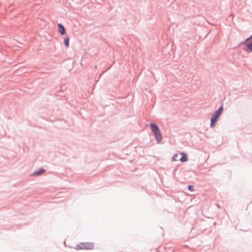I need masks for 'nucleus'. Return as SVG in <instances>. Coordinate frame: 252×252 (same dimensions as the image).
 <instances>
[{
	"instance_id": "nucleus-3",
	"label": "nucleus",
	"mask_w": 252,
	"mask_h": 252,
	"mask_svg": "<svg viewBox=\"0 0 252 252\" xmlns=\"http://www.w3.org/2000/svg\"><path fill=\"white\" fill-rule=\"evenodd\" d=\"M94 247V245L92 243H81L76 245L75 249L76 250H92Z\"/></svg>"
},
{
	"instance_id": "nucleus-4",
	"label": "nucleus",
	"mask_w": 252,
	"mask_h": 252,
	"mask_svg": "<svg viewBox=\"0 0 252 252\" xmlns=\"http://www.w3.org/2000/svg\"><path fill=\"white\" fill-rule=\"evenodd\" d=\"M244 44H246L245 51L252 52V35L245 40Z\"/></svg>"
},
{
	"instance_id": "nucleus-9",
	"label": "nucleus",
	"mask_w": 252,
	"mask_h": 252,
	"mask_svg": "<svg viewBox=\"0 0 252 252\" xmlns=\"http://www.w3.org/2000/svg\"><path fill=\"white\" fill-rule=\"evenodd\" d=\"M178 154L174 155L172 158V160L173 161H177L178 160Z\"/></svg>"
},
{
	"instance_id": "nucleus-8",
	"label": "nucleus",
	"mask_w": 252,
	"mask_h": 252,
	"mask_svg": "<svg viewBox=\"0 0 252 252\" xmlns=\"http://www.w3.org/2000/svg\"><path fill=\"white\" fill-rule=\"evenodd\" d=\"M44 172V170L43 169H41L38 172H34L33 173V175H35V176H37V175H39L40 174H41V173H42L43 172Z\"/></svg>"
},
{
	"instance_id": "nucleus-1",
	"label": "nucleus",
	"mask_w": 252,
	"mask_h": 252,
	"mask_svg": "<svg viewBox=\"0 0 252 252\" xmlns=\"http://www.w3.org/2000/svg\"><path fill=\"white\" fill-rule=\"evenodd\" d=\"M150 126L151 127L152 131L155 135L158 142L161 141L162 137L158 128V126L154 123H151Z\"/></svg>"
},
{
	"instance_id": "nucleus-10",
	"label": "nucleus",
	"mask_w": 252,
	"mask_h": 252,
	"mask_svg": "<svg viewBox=\"0 0 252 252\" xmlns=\"http://www.w3.org/2000/svg\"><path fill=\"white\" fill-rule=\"evenodd\" d=\"M188 189L190 191H193V186H189Z\"/></svg>"
},
{
	"instance_id": "nucleus-6",
	"label": "nucleus",
	"mask_w": 252,
	"mask_h": 252,
	"mask_svg": "<svg viewBox=\"0 0 252 252\" xmlns=\"http://www.w3.org/2000/svg\"><path fill=\"white\" fill-rule=\"evenodd\" d=\"M181 155L182 157L179 159L180 161H181L182 162H183L187 161L188 160V156L186 154H185L184 153H181Z\"/></svg>"
},
{
	"instance_id": "nucleus-7",
	"label": "nucleus",
	"mask_w": 252,
	"mask_h": 252,
	"mask_svg": "<svg viewBox=\"0 0 252 252\" xmlns=\"http://www.w3.org/2000/svg\"><path fill=\"white\" fill-rule=\"evenodd\" d=\"M69 39L68 37H65L64 39V43L66 47H68L69 46Z\"/></svg>"
},
{
	"instance_id": "nucleus-5",
	"label": "nucleus",
	"mask_w": 252,
	"mask_h": 252,
	"mask_svg": "<svg viewBox=\"0 0 252 252\" xmlns=\"http://www.w3.org/2000/svg\"><path fill=\"white\" fill-rule=\"evenodd\" d=\"M58 31H59V33L61 35H64L65 34V29L63 27V26L61 24H58Z\"/></svg>"
},
{
	"instance_id": "nucleus-2",
	"label": "nucleus",
	"mask_w": 252,
	"mask_h": 252,
	"mask_svg": "<svg viewBox=\"0 0 252 252\" xmlns=\"http://www.w3.org/2000/svg\"><path fill=\"white\" fill-rule=\"evenodd\" d=\"M222 110L223 107L221 106L216 111H215V112L213 114L211 118V126L213 127L216 125V123L218 119L219 118L222 112Z\"/></svg>"
}]
</instances>
